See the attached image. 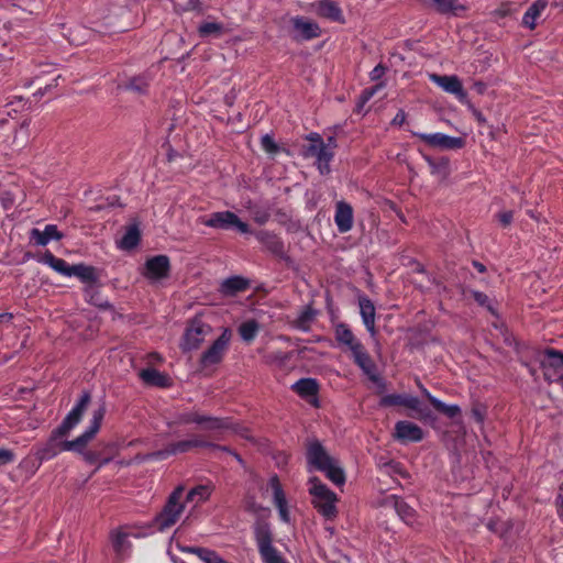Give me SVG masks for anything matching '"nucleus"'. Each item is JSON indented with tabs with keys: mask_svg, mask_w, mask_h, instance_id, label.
Instances as JSON below:
<instances>
[{
	"mask_svg": "<svg viewBox=\"0 0 563 563\" xmlns=\"http://www.w3.org/2000/svg\"><path fill=\"white\" fill-rule=\"evenodd\" d=\"M106 411V404L102 402L97 409L92 411L90 424L87 430L71 441L63 440V438L67 434L58 433L57 428L54 429L46 442L36 445L34 454L38 463L41 464L44 461L52 460L63 451L81 453L99 431Z\"/></svg>",
	"mask_w": 563,
	"mask_h": 563,
	"instance_id": "1",
	"label": "nucleus"
},
{
	"mask_svg": "<svg viewBox=\"0 0 563 563\" xmlns=\"http://www.w3.org/2000/svg\"><path fill=\"white\" fill-rule=\"evenodd\" d=\"M306 459L309 471L324 473L327 478L334 485L345 483V473L339 461L331 456L319 440H311L307 444Z\"/></svg>",
	"mask_w": 563,
	"mask_h": 563,
	"instance_id": "2",
	"label": "nucleus"
},
{
	"mask_svg": "<svg viewBox=\"0 0 563 563\" xmlns=\"http://www.w3.org/2000/svg\"><path fill=\"white\" fill-rule=\"evenodd\" d=\"M309 493L312 496V505L317 511L328 520L338 516V496L317 476L309 479Z\"/></svg>",
	"mask_w": 563,
	"mask_h": 563,
	"instance_id": "3",
	"label": "nucleus"
},
{
	"mask_svg": "<svg viewBox=\"0 0 563 563\" xmlns=\"http://www.w3.org/2000/svg\"><path fill=\"white\" fill-rule=\"evenodd\" d=\"M184 487L177 486L168 496L163 509L154 517L152 527L163 532L173 527L180 518L185 509L181 503Z\"/></svg>",
	"mask_w": 563,
	"mask_h": 563,
	"instance_id": "4",
	"label": "nucleus"
},
{
	"mask_svg": "<svg viewBox=\"0 0 563 563\" xmlns=\"http://www.w3.org/2000/svg\"><path fill=\"white\" fill-rule=\"evenodd\" d=\"M253 532L264 563H287L273 545V531L268 522L258 520L253 526Z\"/></svg>",
	"mask_w": 563,
	"mask_h": 563,
	"instance_id": "5",
	"label": "nucleus"
},
{
	"mask_svg": "<svg viewBox=\"0 0 563 563\" xmlns=\"http://www.w3.org/2000/svg\"><path fill=\"white\" fill-rule=\"evenodd\" d=\"M379 406L380 407H393V406L406 407L408 409L413 410L417 413L415 417H417L418 419H421V420H427L428 418L431 417V410L428 407L422 406L421 401L417 397L406 395V394L386 395V396L382 397V399L379 400Z\"/></svg>",
	"mask_w": 563,
	"mask_h": 563,
	"instance_id": "6",
	"label": "nucleus"
},
{
	"mask_svg": "<svg viewBox=\"0 0 563 563\" xmlns=\"http://www.w3.org/2000/svg\"><path fill=\"white\" fill-rule=\"evenodd\" d=\"M202 223L207 227L221 229V230H230L235 229L240 233H249L250 227L246 222H243L234 212L232 211H218L213 212L209 216L208 219L203 220Z\"/></svg>",
	"mask_w": 563,
	"mask_h": 563,
	"instance_id": "7",
	"label": "nucleus"
},
{
	"mask_svg": "<svg viewBox=\"0 0 563 563\" xmlns=\"http://www.w3.org/2000/svg\"><path fill=\"white\" fill-rule=\"evenodd\" d=\"M211 332V327L205 323L199 318H194L184 333L183 342L180 344L184 352L197 350L205 338Z\"/></svg>",
	"mask_w": 563,
	"mask_h": 563,
	"instance_id": "8",
	"label": "nucleus"
},
{
	"mask_svg": "<svg viewBox=\"0 0 563 563\" xmlns=\"http://www.w3.org/2000/svg\"><path fill=\"white\" fill-rule=\"evenodd\" d=\"M231 331L225 328L221 335L201 354L199 363L202 368L219 364L228 350Z\"/></svg>",
	"mask_w": 563,
	"mask_h": 563,
	"instance_id": "9",
	"label": "nucleus"
},
{
	"mask_svg": "<svg viewBox=\"0 0 563 563\" xmlns=\"http://www.w3.org/2000/svg\"><path fill=\"white\" fill-rule=\"evenodd\" d=\"M90 401V393L88 390L82 391L78 402L64 418L62 423L57 427V432L68 435V433L80 422Z\"/></svg>",
	"mask_w": 563,
	"mask_h": 563,
	"instance_id": "10",
	"label": "nucleus"
},
{
	"mask_svg": "<svg viewBox=\"0 0 563 563\" xmlns=\"http://www.w3.org/2000/svg\"><path fill=\"white\" fill-rule=\"evenodd\" d=\"M305 157H316L317 167L321 175H328L330 173V162L334 157V151H331L325 144H309L302 150Z\"/></svg>",
	"mask_w": 563,
	"mask_h": 563,
	"instance_id": "11",
	"label": "nucleus"
},
{
	"mask_svg": "<svg viewBox=\"0 0 563 563\" xmlns=\"http://www.w3.org/2000/svg\"><path fill=\"white\" fill-rule=\"evenodd\" d=\"M412 134L432 147L459 150L465 145L464 139L450 136L443 133L427 134L413 132Z\"/></svg>",
	"mask_w": 563,
	"mask_h": 563,
	"instance_id": "12",
	"label": "nucleus"
},
{
	"mask_svg": "<svg viewBox=\"0 0 563 563\" xmlns=\"http://www.w3.org/2000/svg\"><path fill=\"white\" fill-rule=\"evenodd\" d=\"M292 38L297 42L310 41L317 38L321 34L318 23L307 20L303 16H295L291 19Z\"/></svg>",
	"mask_w": 563,
	"mask_h": 563,
	"instance_id": "13",
	"label": "nucleus"
},
{
	"mask_svg": "<svg viewBox=\"0 0 563 563\" xmlns=\"http://www.w3.org/2000/svg\"><path fill=\"white\" fill-rule=\"evenodd\" d=\"M170 262L167 255H156L145 262L143 275L153 280L164 279L169 276Z\"/></svg>",
	"mask_w": 563,
	"mask_h": 563,
	"instance_id": "14",
	"label": "nucleus"
},
{
	"mask_svg": "<svg viewBox=\"0 0 563 563\" xmlns=\"http://www.w3.org/2000/svg\"><path fill=\"white\" fill-rule=\"evenodd\" d=\"M211 445V442L202 440L198 437L192 439L181 440L169 443L164 450L155 452V457H166L168 455H176L179 453H186L196 448H206Z\"/></svg>",
	"mask_w": 563,
	"mask_h": 563,
	"instance_id": "15",
	"label": "nucleus"
},
{
	"mask_svg": "<svg viewBox=\"0 0 563 563\" xmlns=\"http://www.w3.org/2000/svg\"><path fill=\"white\" fill-rule=\"evenodd\" d=\"M431 80L441 87L445 92L454 95L459 101L466 102L467 101V92L464 90L462 81L455 75H437L432 74L430 76Z\"/></svg>",
	"mask_w": 563,
	"mask_h": 563,
	"instance_id": "16",
	"label": "nucleus"
},
{
	"mask_svg": "<svg viewBox=\"0 0 563 563\" xmlns=\"http://www.w3.org/2000/svg\"><path fill=\"white\" fill-rule=\"evenodd\" d=\"M354 363L363 371V373L382 390L386 388L385 382L377 375L376 365L365 347L358 350L352 355Z\"/></svg>",
	"mask_w": 563,
	"mask_h": 563,
	"instance_id": "17",
	"label": "nucleus"
},
{
	"mask_svg": "<svg viewBox=\"0 0 563 563\" xmlns=\"http://www.w3.org/2000/svg\"><path fill=\"white\" fill-rule=\"evenodd\" d=\"M423 435V430L413 422L401 420L395 424L394 438L400 443L420 442Z\"/></svg>",
	"mask_w": 563,
	"mask_h": 563,
	"instance_id": "18",
	"label": "nucleus"
},
{
	"mask_svg": "<svg viewBox=\"0 0 563 563\" xmlns=\"http://www.w3.org/2000/svg\"><path fill=\"white\" fill-rule=\"evenodd\" d=\"M334 222L340 233H346L353 228L354 216L350 203L343 200L335 203Z\"/></svg>",
	"mask_w": 563,
	"mask_h": 563,
	"instance_id": "19",
	"label": "nucleus"
},
{
	"mask_svg": "<svg viewBox=\"0 0 563 563\" xmlns=\"http://www.w3.org/2000/svg\"><path fill=\"white\" fill-rule=\"evenodd\" d=\"M257 241L272 254L283 258L285 256V245L282 239L274 232L261 230L255 233Z\"/></svg>",
	"mask_w": 563,
	"mask_h": 563,
	"instance_id": "20",
	"label": "nucleus"
},
{
	"mask_svg": "<svg viewBox=\"0 0 563 563\" xmlns=\"http://www.w3.org/2000/svg\"><path fill=\"white\" fill-rule=\"evenodd\" d=\"M268 484H269V486L273 489L274 503H275L276 507L278 508L279 516H280L282 520L285 521V522H288L289 521V514H288V510H287V501H286V497H285L284 490L282 488V485H280L278 476L277 475H273L269 478V483Z\"/></svg>",
	"mask_w": 563,
	"mask_h": 563,
	"instance_id": "21",
	"label": "nucleus"
},
{
	"mask_svg": "<svg viewBox=\"0 0 563 563\" xmlns=\"http://www.w3.org/2000/svg\"><path fill=\"white\" fill-rule=\"evenodd\" d=\"M250 287V280L241 276H232L220 285V292L225 297H232L245 291Z\"/></svg>",
	"mask_w": 563,
	"mask_h": 563,
	"instance_id": "22",
	"label": "nucleus"
},
{
	"mask_svg": "<svg viewBox=\"0 0 563 563\" xmlns=\"http://www.w3.org/2000/svg\"><path fill=\"white\" fill-rule=\"evenodd\" d=\"M421 2L424 7L431 8L440 14L457 15L460 11L465 10V7L456 0H421Z\"/></svg>",
	"mask_w": 563,
	"mask_h": 563,
	"instance_id": "23",
	"label": "nucleus"
},
{
	"mask_svg": "<svg viewBox=\"0 0 563 563\" xmlns=\"http://www.w3.org/2000/svg\"><path fill=\"white\" fill-rule=\"evenodd\" d=\"M360 313L363 320V323L367 331L374 335L376 333L375 329V306L372 300L365 296L358 298Z\"/></svg>",
	"mask_w": 563,
	"mask_h": 563,
	"instance_id": "24",
	"label": "nucleus"
},
{
	"mask_svg": "<svg viewBox=\"0 0 563 563\" xmlns=\"http://www.w3.org/2000/svg\"><path fill=\"white\" fill-rule=\"evenodd\" d=\"M141 379L150 386L155 387H169L172 379L167 374H164L155 368L147 367L140 372Z\"/></svg>",
	"mask_w": 563,
	"mask_h": 563,
	"instance_id": "25",
	"label": "nucleus"
},
{
	"mask_svg": "<svg viewBox=\"0 0 563 563\" xmlns=\"http://www.w3.org/2000/svg\"><path fill=\"white\" fill-rule=\"evenodd\" d=\"M317 12L322 18L329 19L334 22L344 23L343 12L335 1H319L317 5Z\"/></svg>",
	"mask_w": 563,
	"mask_h": 563,
	"instance_id": "26",
	"label": "nucleus"
},
{
	"mask_svg": "<svg viewBox=\"0 0 563 563\" xmlns=\"http://www.w3.org/2000/svg\"><path fill=\"white\" fill-rule=\"evenodd\" d=\"M31 240H33L37 245L45 246L52 240H60L63 238L62 232L57 230V227L54 224H47L43 231L38 229H32L30 233Z\"/></svg>",
	"mask_w": 563,
	"mask_h": 563,
	"instance_id": "27",
	"label": "nucleus"
},
{
	"mask_svg": "<svg viewBox=\"0 0 563 563\" xmlns=\"http://www.w3.org/2000/svg\"><path fill=\"white\" fill-rule=\"evenodd\" d=\"M125 529V527H121L113 529L110 532L111 544L118 555L124 554L131 548V543L129 541L130 532Z\"/></svg>",
	"mask_w": 563,
	"mask_h": 563,
	"instance_id": "28",
	"label": "nucleus"
},
{
	"mask_svg": "<svg viewBox=\"0 0 563 563\" xmlns=\"http://www.w3.org/2000/svg\"><path fill=\"white\" fill-rule=\"evenodd\" d=\"M548 7L547 0H536L525 12L522 18V24L530 29L534 30L537 26V20L541 15V13Z\"/></svg>",
	"mask_w": 563,
	"mask_h": 563,
	"instance_id": "29",
	"label": "nucleus"
},
{
	"mask_svg": "<svg viewBox=\"0 0 563 563\" xmlns=\"http://www.w3.org/2000/svg\"><path fill=\"white\" fill-rule=\"evenodd\" d=\"M71 276L78 277L82 283L87 285L98 284L99 280V274L96 267L85 264L71 265Z\"/></svg>",
	"mask_w": 563,
	"mask_h": 563,
	"instance_id": "30",
	"label": "nucleus"
},
{
	"mask_svg": "<svg viewBox=\"0 0 563 563\" xmlns=\"http://www.w3.org/2000/svg\"><path fill=\"white\" fill-rule=\"evenodd\" d=\"M198 426H200L201 429L206 431H217L230 429L232 428L233 423L229 418H219L201 413L200 423Z\"/></svg>",
	"mask_w": 563,
	"mask_h": 563,
	"instance_id": "31",
	"label": "nucleus"
},
{
	"mask_svg": "<svg viewBox=\"0 0 563 563\" xmlns=\"http://www.w3.org/2000/svg\"><path fill=\"white\" fill-rule=\"evenodd\" d=\"M84 294L89 303L103 310L112 309V305L101 297L97 284L86 285Z\"/></svg>",
	"mask_w": 563,
	"mask_h": 563,
	"instance_id": "32",
	"label": "nucleus"
},
{
	"mask_svg": "<svg viewBox=\"0 0 563 563\" xmlns=\"http://www.w3.org/2000/svg\"><path fill=\"white\" fill-rule=\"evenodd\" d=\"M292 390L303 398L317 396L319 384L314 378H301L292 385Z\"/></svg>",
	"mask_w": 563,
	"mask_h": 563,
	"instance_id": "33",
	"label": "nucleus"
},
{
	"mask_svg": "<svg viewBox=\"0 0 563 563\" xmlns=\"http://www.w3.org/2000/svg\"><path fill=\"white\" fill-rule=\"evenodd\" d=\"M151 80L152 78L147 74L137 75L130 78L124 85V88L139 95H146L148 92Z\"/></svg>",
	"mask_w": 563,
	"mask_h": 563,
	"instance_id": "34",
	"label": "nucleus"
},
{
	"mask_svg": "<svg viewBox=\"0 0 563 563\" xmlns=\"http://www.w3.org/2000/svg\"><path fill=\"white\" fill-rule=\"evenodd\" d=\"M214 489L212 484L197 485L191 488L186 497V501L200 504L208 500Z\"/></svg>",
	"mask_w": 563,
	"mask_h": 563,
	"instance_id": "35",
	"label": "nucleus"
},
{
	"mask_svg": "<svg viewBox=\"0 0 563 563\" xmlns=\"http://www.w3.org/2000/svg\"><path fill=\"white\" fill-rule=\"evenodd\" d=\"M140 240H141L140 229H139L137 224H132V225L128 227L124 235L120 240L119 247L122 250H126V251L132 250L139 245Z\"/></svg>",
	"mask_w": 563,
	"mask_h": 563,
	"instance_id": "36",
	"label": "nucleus"
},
{
	"mask_svg": "<svg viewBox=\"0 0 563 563\" xmlns=\"http://www.w3.org/2000/svg\"><path fill=\"white\" fill-rule=\"evenodd\" d=\"M43 263L47 264L57 273L64 276H71V265H69L65 260L56 257L51 252H46L43 256Z\"/></svg>",
	"mask_w": 563,
	"mask_h": 563,
	"instance_id": "37",
	"label": "nucleus"
},
{
	"mask_svg": "<svg viewBox=\"0 0 563 563\" xmlns=\"http://www.w3.org/2000/svg\"><path fill=\"white\" fill-rule=\"evenodd\" d=\"M317 310L312 308L311 305H308L303 308V310L299 313L297 319L292 322L294 327L308 331L310 329L311 323L316 319Z\"/></svg>",
	"mask_w": 563,
	"mask_h": 563,
	"instance_id": "38",
	"label": "nucleus"
},
{
	"mask_svg": "<svg viewBox=\"0 0 563 563\" xmlns=\"http://www.w3.org/2000/svg\"><path fill=\"white\" fill-rule=\"evenodd\" d=\"M243 507L245 511L257 516L255 523L258 520L267 522L265 518L269 516L271 511L268 508L263 507L262 505L256 503L254 496H246L243 503Z\"/></svg>",
	"mask_w": 563,
	"mask_h": 563,
	"instance_id": "39",
	"label": "nucleus"
},
{
	"mask_svg": "<svg viewBox=\"0 0 563 563\" xmlns=\"http://www.w3.org/2000/svg\"><path fill=\"white\" fill-rule=\"evenodd\" d=\"M394 507L398 516L407 523L413 525L416 521V510L404 499L395 498Z\"/></svg>",
	"mask_w": 563,
	"mask_h": 563,
	"instance_id": "40",
	"label": "nucleus"
},
{
	"mask_svg": "<svg viewBox=\"0 0 563 563\" xmlns=\"http://www.w3.org/2000/svg\"><path fill=\"white\" fill-rule=\"evenodd\" d=\"M260 324L255 319H250L242 322L238 329L240 336L246 343H251L257 335Z\"/></svg>",
	"mask_w": 563,
	"mask_h": 563,
	"instance_id": "41",
	"label": "nucleus"
},
{
	"mask_svg": "<svg viewBox=\"0 0 563 563\" xmlns=\"http://www.w3.org/2000/svg\"><path fill=\"white\" fill-rule=\"evenodd\" d=\"M183 552L196 554L205 563H216L221 558L217 552L207 548L188 547Z\"/></svg>",
	"mask_w": 563,
	"mask_h": 563,
	"instance_id": "42",
	"label": "nucleus"
},
{
	"mask_svg": "<svg viewBox=\"0 0 563 563\" xmlns=\"http://www.w3.org/2000/svg\"><path fill=\"white\" fill-rule=\"evenodd\" d=\"M84 457V460L89 464H97V470L100 468L102 465L108 464L112 457L111 456H103L100 451L96 450H89L80 453Z\"/></svg>",
	"mask_w": 563,
	"mask_h": 563,
	"instance_id": "43",
	"label": "nucleus"
},
{
	"mask_svg": "<svg viewBox=\"0 0 563 563\" xmlns=\"http://www.w3.org/2000/svg\"><path fill=\"white\" fill-rule=\"evenodd\" d=\"M201 37H219L223 33V24L218 22H205L198 27Z\"/></svg>",
	"mask_w": 563,
	"mask_h": 563,
	"instance_id": "44",
	"label": "nucleus"
},
{
	"mask_svg": "<svg viewBox=\"0 0 563 563\" xmlns=\"http://www.w3.org/2000/svg\"><path fill=\"white\" fill-rule=\"evenodd\" d=\"M432 407L451 419L461 415V408L457 405H446L440 399H433Z\"/></svg>",
	"mask_w": 563,
	"mask_h": 563,
	"instance_id": "45",
	"label": "nucleus"
},
{
	"mask_svg": "<svg viewBox=\"0 0 563 563\" xmlns=\"http://www.w3.org/2000/svg\"><path fill=\"white\" fill-rule=\"evenodd\" d=\"M334 334L335 340L340 345H342L343 343H347L349 341L351 342L352 339L355 336L350 327L343 322L335 325Z\"/></svg>",
	"mask_w": 563,
	"mask_h": 563,
	"instance_id": "46",
	"label": "nucleus"
},
{
	"mask_svg": "<svg viewBox=\"0 0 563 563\" xmlns=\"http://www.w3.org/2000/svg\"><path fill=\"white\" fill-rule=\"evenodd\" d=\"M261 145L262 148L271 155H276L280 147L277 145V143L274 141V139L269 134H265L261 139Z\"/></svg>",
	"mask_w": 563,
	"mask_h": 563,
	"instance_id": "47",
	"label": "nucleus"
},
{
	"mask_svg": "<svg viewBox=\"0 0 563 563\" xmlns=\"http://www.w3.org/2000/svg\"><path fill=\"white\" fill-rule=\"evenodd\" d=\"M472 297L482 307H485L492 314H496L494 307L490 305L488 296L482 291L472 290Z\"/></svg>",
	"mask_w": 563,
	"mask_h": 563,
	"instance_id": "48",
	"label": "nucleus"
},
{
	"mask_svg": "<svg viewBox=\"0 0 563 563\" xmlns=\"http://www.w3.org/2000/svg\"><path fill=\"white\" fill-rule=\"evenodd\" d=\"M201 413L191 411L178 415L177 422L180 424L200 423Z\"/></svg>",
	"mask_w": 563,
	"mask_h": 563,
	"instance_id": "49",
	"label": "nucleus"
},
{
	"mask_svg": "<svg viewBox=\"0 0 563 563\" xmlns=\"http://www.w3.org/2000/svg\"><path fill=\"white\" fill-rule=\"evenodd\" d=\"M544 354L552 360L550 365L553 367H563V352L554 350V349H547L544 351Z\"/></svg>",
	"mask_w": 563,
	"mask_h": 563,
	"instance_id": "50",
	"label": "nucleus"
},
{
	"mask_svg": "<svg viewBox=\"0 0 563 563\" xmlns=\"http://www.w3.org/2000/svg\"><path fill=\"white\" fill-rule=\"evenodd\" d=\"M471 415L476 422L483 423L486 417V407L482 404H475L472 407Z\"/></svg>",
	"mask_w": 563,
	"mask_h": 563,
	"instance_id": "51",
	"label": "nucleus"
},
{
	"mask_svg": "<svg viewBox=\"0 0 563 563\" xmlns=\"http://www.w3.org/2000/svg\"><path fill=\"white\" fill-rule=\"evenodd\" d=\"M496 218L498 219L501 227L507 228L512 222L514 212L512 211H501L496 214Z\"/></svg>",
	"mask_w": 563,
	"mask_h": 563,
	"instance_id": "52",
	"label": "nucleus"
},
{
	"mask_svg": "<svg viewBox=\"0 0 563 563\" xmlns=\"http://www.w3.org/2000/svg\"><path fill=\"white\" fill-rule=\"evenodd\" d=\"M14 453L8 449H0V465L13 462Z\"/></svg>",
	"mask_w": 563,
	"mask_h": 563,
	"instance_id": "53",
	"label": "nucleus"
},
{
	"mask_svg": "<svg viewBox=\"0 0 563 563\" xmlns=\"http://www.w3.org/2000/svg\"><path fill=\"white\" fill-rule=\"evenodd\" d=\"M342 345L350 350L352 354L364 347V345L360 342L358 339H356V336H354L351 342L349 341Z\"/></svg>",
	"mask_w": 563,
	"mask_h": 563,
	"instance_id": "54",
	"label": "nucleus"
},
{
	"mask_svg": "<svg viewBox=\"0 0 563 563\" xmlns=\"http://www.w3.org/2000/svg\"><path fill=\"white\" fill-rule=\"evenodd\" d=\"M386 73V67L382 64H378L374 67V69L371 71L369 76L372 80H378L380 79Z\"/></svg>",
	"mask_w": 563,
	"mask_h": 563,
	"instance_id": "55",
	"label": "nucleus"
},
{
	"mask_svg": "<svg viewBox=\"0 0 563 563\" xmlns=\"http://www.w3.org/2000/svg\"><path fill=\"white\" fill-rule=\"evenodd\" d=\"M556 508H558V515L560 519L563 521V484L560 485V493L555 500Z\"/></svg>",
	"mask_w": 563,
	"mask_h": 563,
	"instance_id": "56",
	"label": "nucleus"
},
{
	"mask_svg": "<svg viewBox=\"0 0 563 563\" xmlns=\"http://www.w3.org/2000/svg\"><path fill=\"white\" fill-rule=\"evenodd\" d=\"M306 139L311 142L310 144H318V145H320V144L324 143V141L321 137V135L319 133H316V132H312V133L308 134L306 136Z\"/></svg>",
	"mask_w": 563,
	"mask_h": 563,
	"instance_id": "57",
	"label": "nucleus"
},
{
	"mask_svg": "<svg viewBox=\"0 0 563 563\" xmlns=\"http://www.w3.org/2000/svg\"><path fill=\"white\" fill-rule=\"evenodd\" d=\"M405 120H406L405 111L404 110H399L397 112V114L395 115V118L393 119L391 123L394 125H401V124H404Z\"/></svg>",
	"mask_w": 563,
	"mask_h": 563,
	"instance_id": "58",
	"label": "nucleus"
},
{
	"mask_svg": "<svg viewBox=\"0 0 563 563\" xmlns=\"http://www.w3.org/2000/svg\"><path fill=\"white\" fill-rule=\"evenodd\" d=\"M380 86L382 85H377L375 88L364 90L363 93H362V97H361L362 101L363 102L368 101L373 97V95L375 93L376 89L379 88Z\"/></svg>",
	"mask_w": 563,
	"mask_h": 563,
	"instance_id": "59",
	"label": "nucleus"
},
{
	"mask_svg": "<svg viewBox=\"0 0 563 563\" xmlns=\"http://www.w3.org/2000/svg\"><path fill=\"white\" fill-rule=\"evenodd\" d=\"M208 448L212 449V450H219V451H222V452H227L229 454L232 455V450L228 446H224V445H219V444H216V443H212L211 442V445H209Z\"/></svg>",
	"mask_w": 563,
	"mask_h": 563,
	"instance_id": "60",
	"label": "nucleus"
},
{
	"mask_svg": "<svg viewBox=\"0 0 563 563\" xmlns=\"http://www.w3.org/2000/svg\"><path fill=\"white\" fill-rule=\"evenodd\" d=\"M325 146H328L329 150L333 151L338 145H336V140L334 136H329L327 139V143L324 142Z\"/></svg>",
	"mask_w": 563,
	"mask_h": 563,
	"instance_id": "61",
	"label": "nucleus"
},
{
	"mask_svg": "<svg viewBox=\"0 0 563 563\" xmlns=\"http://www.w3.org/2000/svg\"><path fill=\"white\" fill-rule=\"evenodd\" d=\"M420 389L423 394V396L428 399V401L432 405V400L437 399L434 396H432L427 388H424L422 385H419Z\"/></svg>",
	"mask_w": 563,
	"mask_h": 563,
	"instance_id": "62",
	"label": "nucleus"
},
{
	"mask_svg": "<svg viewBox=\"0 0 563 563\" xmlns=\"http://www.w3.org/2000/svg\"><path fill=\"white\" fill-rule=\"evenodd\" d=\"M269 216L267 213L257 214L255 217V221L260 224H264L268 220Z\"/></svg>",
	"mask_w": 563,
	"mask_h": 563,
	"instance_id": "63",
	"label": "nucleus"
},
{
	"mask_svg": "<svg viewBox=\"0 0 563 563\" xmlns=\"http://www.w3.org/2000/svg\"><path fill=\"white\" fill-rule=\"evenodd\" d=\"M474 115L478 122H481V123L485 122V118L483 117V114L479 111L474 110Z\"/></svg>",
	"mask_w": 563,
	"mask_h": 563,
	"instance_id": "64",
	"label": "nucleus"
}]
</instances>
